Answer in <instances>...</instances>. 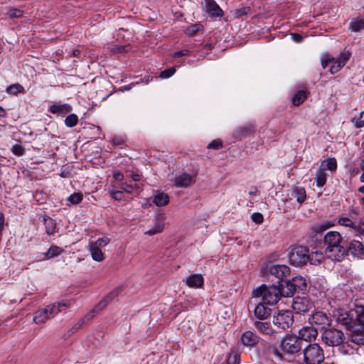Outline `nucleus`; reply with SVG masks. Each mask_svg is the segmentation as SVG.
Wrapping results in <instances>:
<instances>
[{
  "label": "nucleus",
  "mask_w": 364,
  "mask_h": 364,
  "mask_svg": "<svg viewBox=\"0 0 364 364\" xmlns=\"http://www.w3.org/2000/svg\"><path fill=\"white\" fill-rule=\"evenodd\" d=\"M169 202V196L164 193L159 192L157 193L153 200V203L158 207H161L167 205Z\"/></svg>",
  "instance_id": "nucleus-28"
},
{
  "label": "nucleus",
  "mask_w": 364,
  "mask_h": 364,
  "mask_svg": "<svg viewBox=\"0 0 364 364\" xmlns=\"http://www.w3.org/2000/svg\"><path fill=\"white\" fill-rule=\"evenodd\" d=\"M292 309L297 314H304L314 309V304L309 297L296 296L293 299Z\"/></svg>",
  "instance_id": "nucleus-11"
},
{
  "label": "nucleus",
  "mask_w": 364,
  "mask_h": 364,
  "mask_svg": "<svg viewBox=\"0 0 364 364\" xmlns=\"http://www.w3.org/2000/svg\"><path fill=\"white\" fill-rule=\"evenodd\" d=\"M130 50V45H114L112 50L113 53H127Z\"/></svg>",
  "instance_id": "nucleus-51"
},
{
  "label": "nucleus",
  "mask_w": 364,
  "mask_h": 364,
  "mask_svg": "<svg viewBox=\"0 0 364 364\" xmlns=\"http://www.w3.org/2000/svg\"><path fill=\"white\" fill-rule=\"evenodd\" d=\"M122 190L127 193H132L134 190V186L127 183L122 184Z\"/></svg>",
  "instance_id": "nucleus-64"
},
{
  "label": "nucleus",
  "mask_w": 364,
  "mask_h": 364,
  "mask_svg": "<svg viewBox=\"0 0 364 364\" xmlns=\"http://www.w3.org/2000/svg\"><path fill=\"white\" fill-rule=\"evenodd\" d=\"M333 64L330 67L329 71L331 74H335L341 70L344 66L341 65L342 64L338 62L337 60H334L333 62Z\"/></svg>",
  "instance_id": "nucleus-56"
},
{
  "label": "nucleus",
  "mask_w": 364,
  "mask_h": 364,
  "mask_svg": "<svg viewBox=\"0 0 364 364\" xmlns=\"http://www.w3.org/2000/svg\"><path fill=\"white\" fill-rule=\"evenodd\" d=\"M351 122L356 128H361L364 126V112H361L358 115L355 116Z\"/></svg>",
  "instance_id": "nucleus-46"
},
{
  "label": "nucleus",
  "mask_w": 364,
  "mask_h": 364,
  "mask_svg": "<svg viewBox=\"0 0 364 364\" xmlns=\"http://www.w3.org/2000/svg\"><path fill=\"white\" fill-rule=\"evenodd\" d=\"M309 259L308 262L313 265H318L324 260V256L321 252H315L311 254L309 253Z\"/></svg>",
  "instance_id": "nucleus-32"
},
{
  "label": "nucleus",
  "mask_w": 364,
  "mask_h": 364,
  "mask_svg": "<svg viewBox=\"0 0 364 364\" xmlns=\"http://www.w3.org/2000/svg\"><path fill=\"white\" fill-rule=\"evenodd\" d=\"M266 352L269 355H274L277 358H278L280 360H282L284 359L283 352L280 350V348L279 349L274 345H269L266 348Z\"/></svg>",
  "instance_id": "nucleus-37"
},
{
  "label": "nucleus",
  "mask_w": 364,
  "mask_h": 364,
  "mask_svg": "<svg viewBox=\"0 0 364 364\" xmlns=\"http://www.w3.org/2000/svg\"><path fill=\"white\" fill-rule=\"evenodd\" d=\"M288 258L291 264L296 267L303 266L309 259V249L301 245L293 247L289 250Z\"/></svg>",
  "instance_id": "nucleus-6"
},
{
  "label": "nucleus",
  "mask_w": 364,
  "mask_h": 364,
  "mask_svg": "<svg viewBox=\"0 0 364 364\" xmlns=\"http://www.w3.org/2000/svg\"><path fill=\"white\" fill-rule=\"evenodd\" d=\"M255 132V126L251 124H247L243 126L239 127L233 132V137L237 140H242L252 135Z\"/></svg>",
  "instance_id": "nucleus-16"
},
{
  "label": "nucleus",
  "mask_w": 364,
  "mask_h": 364,
  "mask_svg": "<svg viewBox=\"0 0 364 364\" xmlns=\"http://www.w3.org/2000/svg\"><path fill=\"white\" fill-rule=\"evenodd\" d=\"M331 318L323 311H318L312 313L309 317V325L315 327L318 331H323L331 324Z\"/></svg>",
  "instance_id": "nucleus-9"
},
{
  "label": "nucleus",
  "mask_w": 364,
  "mask_h": 364,
  "mask_svg": "<svg viewBox=\"0 0 364 364\" xmlns=\"http://www.w3.org/2000/svg\"><path fill=\"white\" fill-rule=\"evenodd\" d=\"M326 178L327 174L324 171L319 169L316 173L315 176L316 186L319 188L323 187L326 183Z\"/></svg>",
  "instance_id": "nucleus-40"
},
{
  "label": "nucleus",
  "mask_w": 364,
  "mask_h": 364,
  "mask_svg": "<svg viewBox=\"0 0 364 364\" xmlns=\"http://www.w3.org/2000/svg\"><path fill=\"white\" fill-rule=\"evenodd\" d=\"M109 241H110V240L108 237H104L102 238H99L98 240H97L95 242L92 243L91 245H97L98 247V248L100 249V247H104L106 245H107L109 242Z\"/></svg>",
  "instance_id": "nucleus-55"
},
{
  "label": "nucleus",
  "mask_w": 364,
  "mask_h": 364,
  "mask_svg": "<svg viewBox=\"0 0 364 364\" xmlns=\"http://www.w3.org/2000/svg\"><path fill=\"white\" fill-rule=\"evenodd\" d=\"M24 11L16 8H9L6 14L11 19L19 18L23 16Z\"/></svg>",
  "instance_id": "nucleus-42"
},
{
  "label": "nucleus",
  "mask_w": 364,
  "mask_h": 364,
  "mask_svg": "<svg viewBox=\"0 0 364 364\" xmlns=\"http://www.w3.org/2000/svg\"><path fill=\"white\" fill-rule=\"evenodd\" d=\"M252 11L250 6H242L230 11L234 18H241L245 16H247Z\"/></svg>",
  "instance_id": "nucleus-31"
},
{
  "label": "nucleus",
  "mask_w": 364,
  "mask_h": 364,
  "mask_svg": "<svg viewBox=\"0 0 364 364\" xmlns=\"http://www.w3.org/2000/svg\"><path fill=\"white\" fill-rule=\"evenodd\" d=\"M71 305L70 300H62L61 301L55 302L46 306L47 311L50 318L54 317L59 312L63 311L66 308Z\"/></svg>",
  "instance_id": "nucleus-15"
},
{
  "label": "nucleus",
  "mask_w": 364,
  "mask_h": 364,
  "mask_svg": "<svg viewBox=\"0 0 364 364\" xmlns=\"http://www.w3.org/2000/svg\"><path fill=\"white\" fill-rule=\"evenodd\" d=\"M283 294L286 297L293 296L294 294H304L307 292L306 279L301 276H296L285 281L282 284Z\"/></svg>",
  "instance_id": "nucleus-3"
},
{
  "label": "nucleus",
  "mask_w": 364,
  "mask_h": 364,
  "mask_svg": "<svg viewBox=\"0 0 364 364\" xmlns=\"http://www.w3.org/2000/svg\"><path fill=\"white\" fill-rule=\"evenodd\" d=\"M355 231L360 235H364V218H360L358 223L356 224Z\"/></svg>",
  "instance_id": "nucleus-61"
},
{
  "label": "nucleus",
  "mask_w": 364,
  "mask_h": 364,
  "mask_svg": "<svg viewBox=\"0 0 364 364\" xmlns=\"http://www.w3.org/2000/svg\"><path fill=\"white\" fill-rule=\"evenodd\" d=\"M272 310L263 303H259L255 308L254 314L259 320H264L271 315Z\"/></svg>",
  "instance_id": "nucleus-23"
},
{
  "label": "nucleus",
  "mask_w": 364,
  "mask_h": 364,
  "mask_svg": "<svg viewBox=\"0 0 364 364\" xmlns=\"http://www.w3.org/2000/svg\"><path fill=\"white\" fill-rule=\"evenodd\" d=\"M191 53V51L188 49H183L178 51H176L173 53V58H179L181 56L189 55Z\"/></svg>",
  "instance_id": "nucleus-62"
},
{
  "label": "nucleus",
  "mask_w": 364,
  "mask_h": 364,
  "mask_svg": "<svg viewBox=\"0 0 364 364\" xmlns=\"http://www.w3.org/2000/svg\"><path fill=\"white\" fill-rule=\"evenodd\" d=\"M194 183L193 176L183 173L174 178V184L178 188H186Z\"/></svg>",
  "instance_id": "nucleus-22"
},
{
  "label": "nucleus",
  "mask_w": 364,
  "mask_h": 364,
  "mask_svg": "<svg viewBox=\"0 0 364 364\" xmlns=\"http://www.w3.org/2000/svg\"><path fill=\"white\" fill-rule=\"evenodd\" d=\"M335 58L333 57H331L330 55L326 54L324 57L321 59V66L323 69H325L329 63L334 62Z\"/></svg>",
  "instance_id": "nucleus-58"
},
{
  "label": "nucleus",
  "mask_w": 364,
  "mask_h": 364,
  "mask_svg": "<svg viewBox=\"0 0 364 364\" xmlns=\"http://www.w3.org/2000/svg\"><path fill=\"white\" fill-rule=\"evenodd\" d=\"M306 364H320L324 360V353L321 346L316 343H309L302 351Z\"/></svg>",
  "instance_id": "nucleus-5"
},
{
  "label": "nucleus",
  "mask_w": 364,
  "mask_h": 364,
  "mask_svg": "<svg viewBox=\"0 0 364 364\" xmlns=\"http://www.w3.org/2000/svg\"><path fill=\"white\" fill-rule=\"evenodd\" d=\"M78 122V117L75 114H70L65 119V124L68 127L72 128Z\"/></svg>",
  "instance_id": "nucleus-44"
},
{
  "label": "nucleus",
  "mask_w": 364,
  "mask_h": 364,
  "mask_svg": "<svg viewBox=\"0 0 364 364\" xmlns=\"http://www.w3.org/2000/svg\"><path fill=\"white\" fill-rule=\"evenodd\" d=\"M355 312V325L357 323L364 326V307H358Z\"/></svg>",
  "instance_id": "nucleus-43"
},
{
  "label": "nucleus",
  "mask_w": 364,
  "mask_h": 364,
  "mask_svg": "<svg viewBox=\"0 0 364 364\" xmlns=\"http://www.w3.org/2000/svg\"><path fill=\"white\" fill-rule=\"evenodd\" d=\"M186 284L193 288H198L203 285V277L201 274H193L186 279Z\"/></svg>",
  "instance_id": "nucleus-24"
},
{
  "label": "nucleus",
  "mask_w": 364,
  "mask_h": 364,
  "mask_svg": "<svg viewBox=\"0 0 364 364\" xmlns=\"http://www.w3.org/2000/svg\"><path fill=\"white\" fill-rule=\"evenodd\" d=\"M6 91L9 95H16L17 94L19 93H24L25 89L19 83H14L8 86L6 89Z\"/></svg>",
  "instance_id": "nucleus-38"
},
{
  "label": "nucleus",
  "mask_w": 364,
  "mask_h": 364,
  "mask_svg": "<svg viewBox=\"0 0 364 364\" xmlns=\"http://www.w3.org/2000/svg\"><path fill=\"white\" fill-rule=\"evenodd\" d=\"M333 317L336 322L345 326L347 330H354L355 326V311H348L343 309H338L333 311Z\"/></svg>",
  "instance_id": "nucleus-7"
},
{
  "label": "nucleus",
  "mask_w": 364,
  "mask_h": 364,
  "mask_svg": "<svg viewBox=\"0 0 364 364\" xmlns=\"http://www.w3.org/2000/svg\"><path fill=\"white\" fill-rule=\"evenodd\" d=\"M43 220L46 233L49 235H53L56 228L55 221L50 217H45Z\"/></svg>",
  "instance_id": "nucleus-35"
},
{
  "label": "nucleus",
  "mask_w": 364,
  "mask_h": 364,
  "mask_svg": "<svg viewBox=\"0 0 364 364\" xmlns=\"http://www.w3.org/2000/svg\"><path fill=\"white\" fill-rule=\"evenodd\" d=\"M84 324V320H80L79 322L75 323L70 329L68 331V336H70L77 332Z\"/></svg>",
  "instance_id": "nucleus-57"
},
{
  "label": "nucleus",
  "mask_w": 364,
  "mask_h": 364,
  "mask_svg": "<svg viewBox=\"0 0 364 364\" xmlns=\"http://www.w3.org/2000/svg\"><path fill=\"white\" fill-rule=\"evenodd\" d=\"M303 346V342L297 336L289 333H286L279 343L280 350L284 355H301Z\"/></svg>",
  "instance_id": "nucleus-4"
},
{
  "label": "nucleus",
  "mask_w": 364,
  "mask_h": 364,
  "mask_svg": "<svg viewBox=\"0 0 364 364\" xmlns=\"http://www.w3.org/2000/svg\"><path fill=\"white\" fill-rule=\"evenodd\" d=\"M49 318L50 316L47 311L46 307H45L44 309L38 310L34 313L33 320L36 323L40 324L44 323Z\"/></svg>",
  "instance_id": "nucleus-29"
},
{
  "label": "nucleus",
  "mask_w": 364,
  "mask_h": 364,
  "mask_svg": "<svg viewBox=\"0 0 364 364\" xmlns=\"http://www.w3.org/2000/svg\"><path fill=\"white\" fill-rule=\"evenodd\" d=\"M122 288L117 287L109 292L104 299L99 303V306L102 307L103 309L106 307V306L112 301L115 297H117L119 294L121 292Z\"/></svg>",
  "instance_id": "nucleus-27"
},
{
  "label": "nucleus",
  "mask_w": 364,
  "mask_h": 364,
  "mask_svg": "<svg viewBox=\"0 0 364 364\" xmlns=\"http://www.w3.org/2000/svg\"><path fill=\"white\" fill-rule=\"evenodd\" d=\"M223 147V141L220 139H214L207 146L208 149L219 150Z\"/></svg>",
  "instance_id": "nucleus-53"
},
{
  "label": "nucleus",
  "mask_w": 364,
  "mask_h": 364,
  "mask_svg": "<svg viewBox=\"0 0 364 364\" xmlns=\"http://www.w3.org/2000/svg\"><path fill=\"white\" fill-rule=\"evenodd\" d=\"M251 218L256 224H261L264 220L263 215L260 213H252Z\"/></svg>",
  "instance_id": "nucleus-60"
},
{
  "label": "nucleus",
  "mask_w": 364,
  "mask_h": 364,
  "mask_svg": "<svg viewBox=\"0 0 364 364\" xmlns=\"http://www.w3.org/2000/svg\"><path fill=\"white\" fill-rule=\"evenodd\" d=\"M240 355L237 352L232 351L228 356L225 363L226 364H240Z\"/></svg>",
  "instance_id": "nucleus-45"
},
{
  "label": "nucleus",
  "mask_w": 364,
  "mask_h": 364,
  "mask_svg": "<svg viewBox=\"0 0 364 364\" xmlns=\"http://www.w3.org/2000/svg\"><path fill=\"white\" fill-rule=\"evenodd\" d=\"M343 331L336 328H326L322 331V341L328 346H338L344 341Z\"/></svg>",
  "instance_id": "nucleus-8"
},
{
  "label": "nucleus",
  "mask_w": 364,
  "mask_h": 364,
  "mask_svg": "<svg viewBox=\"0 0 364 364\" xmlns=\"http://www.w3.org/2000/svg\"><path fill=\"white\" fill-rule=\"evenodd\" d=\"M203 11H205L210 17H222L224 14L215 0H203L201 1Z\"/></svg>",
  "instance_id": "nucleus-13"
},
{
  "label": "nucleus",
  "mask_w": 364,
  "mask_h": 364,
  "mask_svg": "<svg viewBox=\"0 0 364 364\" xmlns=\"http://www.w3.org/2000/svg\"><path fill=\"white\" fill-rule=\"evenodd\" d=\"M338 223L341 225L352 228L355 230L356 224L348 218L341 217L338 219Z\"/></svg>",
  "instance_id": "nucleus-49"
},
{
  "label": "nucleus",
  "mask_w": 364,
  "mask_h": 364,
  "mask_svg": "<svg viewBox=\"0 0 364 364\" xmlns=\"http://www.w3.org/2000/svg\"><path fill=\"white\" fill-rule=\"evenodd\" d=\"M111 196L115 200L121 201L124 198V192L121 191H114L111 192Z\"/></svg>",
  "instance_id": "nucleus-59"
},
{
  "label": "nucleus",
  "mask_w": 364,
  "mask_h": 364,
  "mask_svg": "<svg viewBox=\"0 0 364 364\" xmlns=\"http://www.w3.org/2000/svg\"><path fill=\"white\" fill-rule=\"evenodd\" d=\"M318 330L311 325L302 327L297 336L299 339L304 343V341H311L312 339H315L318 336Z\"/></svg>",
  "instance_id": "nucleus-17"
},
{
  "label": "nucleus",
  "mask_w": 364,
  "mask_h": 364,
  "mask_svg": "<svg viewBox=\"0 0 364 364\" xmlns=\"http://www.w3.org/2000/svg\"><path fill=\"white\" fill-rule=\"evenodd\" d=\"M323 242L327 246L325 252L331 260L341 262L345 257L346 241L338 232L329 231L323 237Z\"/></svg>",
  "instance_id": "nucleus-1"
},
{
  "label": "nucleus",
  "mask_w": 364,
  "mask_h": 364,
  "mask_svg": "<svg viewBox=\"0 0 364 364\" xmlns=\"http://www.w3.org/2000/svg\"><path fill=\"white\" fill-rule=\"evenodd\" d=\"M290 274V268L285 264H274L269 267V276L275 277L277 284H284V280Z\"/></svg>",
  "instance_id": "nucleus-12"
},
{
  "label": "nucleus",
  "mask_w": 364,
  "mask_h": 364,
  "mask_svg": "<svg viewBox=\"0 0 364 364\" xmlns=\"http://www.w3.org/2000/svg\"><path fill=\"white\" fill-rule=\"evenodd\" d=\"M259 340V337L252 331L244 332L241 336L242 343L248 347L255 346L258 343Z\"/></svg>",
  "instance_id": "nucleus-21"
},
{
  "label": "nucleus",
  "mask_w": 364,
  "mask_h": 364,
  "mask_svg": "<svg viewBox=\"0 0 364 364\" xmlns=\"http://www.w3.org/2000/svg\"><path fill=\"white\" fill-rule=\"evenodd\" d=\"M252 296L255 298L262 297L263 303L268 305H274L282 297H285L283 294L282 284L272 285L262 284L252 290Z\"/></svg>",
  "instance_id": "nucleus-2"
},
{
  "label": "nucleus",
  "mask_w": 364,
  "mask_h": 364,
  "mask_svg": "<svg viewBox=\"0 0 364 364\" xmlns=\"http://www.w3.org/2000/svg\"><path fill=\"white\" fill-rule=\"evenodd\" d=\"M291 196L295 198L299 204H302L306 198V190L304 187L294 186Z\"/></svg>",
  "instance_id": "nucleus-26"
},
{
  "label": "nucleus",
  "mask_w": 364,
  "mask_h": 364,
  "mask_svg": "<svg viewBox=\"0 0 364 364\" xmlns=\"http://www.w3.org/2000/svg\"><path fill=\"white\" fill-rule=\"evenodd\" d=\"M64 252V250L55 245H51L48 251L44 253L45 257L47 259H52L60 255Z\"/></svg>",
  "instance_id": "nucleus-30"
},
{
  "label": "nucleus",
  "mask_w": 364,
  "mask_h": 364,
  "mask_svg": "<svg viewBox=\"0 0 364 364\" xmlns=\"http://www.w3.org/2000/svg\"><path fill=\"white\" fill-rule=\"evenodd\" d=\"M83 199V196L82 193H74L71 194L68 198V200L73 205H77L80 203Z\"/></svg>",
  "instance_id": "nucleus-48"
},
{
  "label": "nucleus",
  "mask_w": 364,
  "mask_h": 364,
  "mask_svg": "<svg viewBox=\"0 0 364 364\" xmlns=\"http://www.w3.org/2000/svg\"><path fill=\"white\" fill-rule=\"evenodd\" d=\"M321 171H330L332 172H335L337 169V161L335 158L331 157L327 158L322 161L320 165V168Z\"/></svg>",
  "instance_id": "nucleus-25"
},
{
  "label": "nucleus",
  "mask_w": 364,
  "mask_h": 364,
  "mask_svg": "<svg viewBox=\"0 0 364 364\" xmlns=\"http://www.w3.org/2000/svg\"><path fill=\"white\" fill-rule=\"evenodd\" d=\"M306 92L304 90H299L294 95L291 102L294 106H299L306 100Z\"/></svg>",
  "instance_id": "nucleus-34"
},
{
  "label": "nucleus",
  "mask_w": 364,
  "mask_h": 364,
  "mask_svg": "<svg viewBox=\"0 0 364 364\" xmlns=\"http://www.w3.org/2000/svg\"><path fill=\"white\" fill-rule=\"evenodd\" d=\"M165 214L164 213H159L155 217V222L154 225L152 228L150 230L146 231L144 232L145 235H154L158 233L161 232L164 230L165 223Z\"/></svg>",
  "instance_id": "nucleus-18"
},
{
  "label": "nucleus",
  "mask_w": 364,
  "mask_h": 364,
  "mask_svg": "<svg viewBox=\"0 0 364 364\" xmlns=\"http://www.w3.org/2000/svg\"><path fill=\"white\" fill-rule=\"evenodd\" d=\"M273 323L282 330L289 328L294 323L293 312L289 310L278 311L277 314L273 316Z\"/></svg>",
  "instance_id": "nucleus-10"
},
{
  "label": "nucleus",
  "mask_w": 364,
  "mask_h": 364,
  "mask_svg": "<svg viewBox=\"0 0 364 364\" xmlns=\"http://www.w3.org/2000/svg\"><path fill=\"white\" fill-rule=\"evenodd\" d=\"M291 38L292 41H294L296 43H301L304 40V37L301 34L297 33H291Z\"/></svg>",
  "instance_id": "nucleus-63"
},
{
  "label": "nucleus",
  "mask_w": 364,
  "mask_h": 364,
  "mask_svg": "<svg viewBox=\"0 0 364 364\" xmlns=\"http://www.w3.org/2000/svg\"><path fill=\"white\" fill-rule=\"evenodd\" d=\"M349 29L353 32H358L364 29V20L362 18L353 19L350 23Z\"/></svg>",
  "instance_id": "nucleus-39"
},
{
  "label": "nucleus",
  "mask_w": 364,
  "mask_h": 364,
  "mask_svg": "<svg viewBox=\"0 0 364 364\" xmlns=\"http://www.w3.org/2000/svg\"><path fill=\"white\" fill-rule=\"evenodd\" d=\"M11 151L14 155L20 156L24 154L25 149L21 144H16L12 146Z\"/></svg>",
  "instance_id": "nucleus-54"
},
{
  "label": "nucleus",
  "mask_w": 364,
  "mask_h": 364,
  "mask_svg": "<svg viewBox=\"0 0 364 364\" xmlns=\"http://www.w3.org/2000/svg\"><path fill=\"white\" fill-rule=\"evenodd\" d=\"M90 251L94 260L101 262L104 259V254L97 245H90Z\"/></svg>",
  "instance_id": "nucleus-36"
},
{
  "label": "nucleus",
  "mask_w": 364,
  "mask_h": 364,
  "mask_svg": "<svg viewBox=\"0 0 364 364\" xmlns=\"http://www.w3.org/2000/svg\"><path fill=\"white\" fill-rule=\"evenodd\" d=\"M335 225L334 222L328 221L323 223L322 224H317L314 225L311 228V230L313 233L315 234H321L326 230L333 227Z\"/></svg>",
  "instance_id": "nucleus-33"
},
{
  "label": "nucleus",
  "mask_w": 364,
  "mask_h": 364,
  "mask_svg": "<svg viewBox=\"0 0 364 364\" xmlns=\"http://www.w3.org/2000/svg\"><path fill=\"white\" fill-rule=\"evenodd\" d=\"M103 309L102 307L99 306V304L96 305L92 310L89 311L80 320H84V323L85 321H90L93 318V317L95 316L96 314L100 312Z\"/></svg>",
  "instance_id": "nucleus-47"
},
{
  "label": "nucleus",
  "mask_w": 364,
  "mask_h": 364,
  "mask_svg": "<svg viewBox=\"0 0 364 364\" xmlns=\"http://www.w3.org/2000/svg\"><path fill=\"white\" fill-rule=\"evenodd\" d=\"M203 28V26L200 23H196L194 24L191 25L190 26L187 27L186 29V34L189 36H193L195 34H196L198 32L201 31Z\"/></svg>",
  "instance_id": "nucleus-41"
},
{
  "label": "nucleus",
  "mask_w": 364,
  "mask_h": 364,
  "mask_svg": "<svg viewBox=\"0 0 364 364\" xmlns=\"http://www.w3.org/2000/svg\"><path fill=\"white\" fill-rule=\"evenodd\" d=\"M175 72L176 68L174 67H171L161 71L159 74V77L162 79H166L171 77Z\"/></svg>",
  "instance_id": "nucleus-52"
},
{
  "label": "nucleus",
  "mask_w": 364,
  "mask_h": 364,
  "mask_svg": "<svg viewBox=\"0 0 364 364\" xmlns=\"http://www.w3.org/2000/svg\"><path fill=\"white\" fill-rule=\"evenodd\" d=\"M350 55H351V53L350 51H348V50L344 51V52L341 53V54L338 55V57L337 58V59L336 60H337L338 62L341 63L342 64L341 65L345 66L347 61L350 59Z\"/></svg>",
  "instance_id": "nucleus-50"
},
{
  "label": "nucleus",
  "mask_w": 364,
  "mask_h": 364,
  "mask_svg": "<svg viewBox=\"0 0 364 364\" xmlns=\"http://www.w3.org/2000/svg\"><path fill=\"white\" fill-rule=\"evenodd\" d=\"M343 248L346 249L345 257L350 253L353 257L359 258L364 254L363 244L357 240H352L350 243L346 242Z\"/></svg>",
  "instance_id": "nucleus-14"
},
{
  "label": "nucleus",
  "mask_w": 364,
  "mask_h": 364,
  "mask_svg": "<svg viewBox=\"0 0 364 364\" xmlns=\"http://www.w3.org/2000/svg\"><path fill=\"white\" fill-rule=\"evenodd\" d=\"M72 110V106L67 103L53 104L48 108V112L53 114H57L60 116H64L70 113Z\"/></svg>",
  "instance_id": "nucleus-20"
},
{
  "label": "nucleus",
  "mask_w": 364,
  "mask_h": 364,
  "mask_svg": "<svg viewBox=\"0 0 364 364\" xmlns=\"http://www.w3.org/2000/svg\"><path fill=\"white\" fill-rule=\"evenodd\" d=\"M254 326L257 331L264 335H269L274 338H277V332L272 328L269 322L255 321Z\"/></svg>",
  "instance_id": "nucleus-19"
}]
</instances>
